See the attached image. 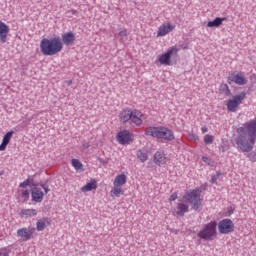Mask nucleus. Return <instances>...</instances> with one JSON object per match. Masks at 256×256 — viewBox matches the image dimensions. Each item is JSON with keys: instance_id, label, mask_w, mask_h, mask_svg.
<instances>
[{"instance_id": "f257e3e1", "label": "nucleus", "mask_w": 256, "mask_h": 256, "mask_svg": "<svg viewBox=\"0 0 256 256\" xmlns=\"http://www.w3.org/2000/svg\"><path fill=\"white\" fill-rule=\"evenodd\" d=\"M234 141L243 153H251L256 143V119H252L236 128Z\"/></svg>"}, {"instance_id": "f03ea898", "label": "nucleus", "mask_w": 256, "mask_h": 256, "mask_svg": "<svg viewBox=\"0 0 256 256\" xmlns=\"http://www.w3.org/2000/svg\"><path fill=\"white\" fill-rule=\"evenodd\" d=\"M40 51L45 57H53L59 55L63 51V41L61 37H53L50 39L43 38L40 41Z\"/></svg>"}, {"instance_id": "7ed1b4c3", "label": "nucleus", "mask_w": 256, "mask_h": 256, "mask_svg": "<svg viewBox=\"0 0 256 256\" xmlns=\"http://www.w3.org/2000/svg\"><path fill=\"white\" fill-rule=\"evenodd\" d=\"M145 135L148 137H155L156 139H163L164 141H173L175 139V134L173 131L167 127H148L145 130Z\"/></svg>"}, {"instance_id": "20e7f679", "label": "nucleus", "mask_w": 256, "mask_h": 256, "mask_svg": "<svg viewBox=\"0 0 256 256\" xmlns=\"http://www.w3.org/2000/svg\"><path fill=\"white\" fill-rule=\"evenodd\" d=\"M197 237L203 241H213L217 237V221H211L203 226Z\"/></svg>"}, {"instance_id": "39448f33", "label": "nucleus", "mask_w": 256, "mask_h": 256, "mask_svg": "<svg viewBox=\"0 0 256 256\" xmlns=\"http://www.w3.org/2000/svg\"><path fill=\"white\" fill-rule=\"evenodd\" d=\"M184 198L186 199L187 203L192 205V209L194 211H199V209L201 208V191H188L185 193Z\"/></svg>"}, {"instance_id": "423d86ee", "label": "nucleus", "mask_w": 256, "mask_h": 256, "mask_svg": "<svg viewBox=\"0 0 256 256\" xmlns=\"http://www.w3.org/2000/svg\"><path fill=\"white\" fill-rule=\"evenodd\" d=\"M246 97H247V93L245 92H241L240 94L232 97V99L228 100L227 111H230V113H235V111L239 109V105L243 103V100Z\"/></svg>"}, {"instance_id": "0eeeda50", "label": "nucleus", "mask_w": 256, "mask_h": 256, "mask_svg": "<svg viewBox=\"0 0 256 256\" xmlns=\"http://www.w3.org/2000/svg\"><path fill=\"white\" fill-rule=\"evenodd\" d=\"M179 55V48L173 46L166 53L158 57L160 65H171V57L177 58Z\"/></svg>"}, {"instance_id": "6e6552de", "label": "nucleus", "mask_w": 256, "mask_h": 256, "mask_svg": "<svg viewBox=\"0 0 256 256\" xmlns=\"http://www.w3.org/2000/svg\"><path fill=\"white\" fill-rule=\"evenodd\" d=\"M218 231L221 235H229L235 231V224L229 218L223 219L218 223Z\"/></svg>"}, {"instance_id": "1a4fd4ad", "label": "nucleus", "mask_w": 256, "mask_h": 256, "mask_svg": "<svg viewBox=\"0 0 256 256\" xmlns=\"http://www.w3.org/2000/svg\"><path fill=\"white\" fill-rule=\"evenodd\" d=\"M228 83L231 85L235 83L236 85H247V77H245V73L234 71L228 76Z\"/></svg>"}, {"instance_id": "9d476101", "label": "nucleus", "mask_w": 256, "mask_h": 256, "mask_svg": "<svg viewBox=\"0 0 256 256\" xmlns=\"http://www.w3.org/2000/svg\"><path fill=\"white\" fill-rule=\"evenodd\" d=\"M33 233H35V228H20L17 230V237L22 239V241H29L31 237H33Z\"/></svg>"}, {"instance_id": "9b49d317", "label": "nucleus", "mask_w": 256, "mask_h": 256, "mask_svg": "<svg viewBox=\"0 0 256 256\" xmlns=\"http://www.w3.org/2000/svg\"><path fill=\"white\" fill-rule=\"evenodd\" d=\"M143 119H145V115L142 114L141 111L134 109L131 111L130 121L137 125L138 127L143 125Z\"/></svg>"}, {"instance_id": "f8f14e48", "label": "nucleus", "mask_w": 256, "mask_h": 256, "mask_svg": "<svg viewBox=\"0 0 256 256\" xmlns=\"http://www.w3.org/2000/svg\"><path fill=\"white\" fill-rule=\"evenodd\" d=\"M175 29V26L170 23H164L158 28L157 37H165L168 33H171Z\"/></svg>"}, {"instance_id": "ddd939ff", "label": "nucleus", "mask_w": 256, "mask_h": 256, "mask_svg": "<svg viewBox=\"0 0 256 256\" xmlns=\"http://www.w3.org/2000/svg\"><path fill=\"white\" fill-rule=\"evenodd\" d=\"M117 141L120 143V145H127V143L131 141V133H129L127 130L118 132Z\"/></svg>"}, {"instance_id": "4468645a", "label": "nucleus", "mask_w": 256, "mask_h": 256, "mask_svg": "<svg viewBox=\"0 0 256 256\" xmlns=\"http://www.w3.org/2000/svg\"><path fill=\"white\" fill-rule=\"evenodd\" d=\"M31 197L32 201L35 203H41L43 201V197H45V194L43 193V190L41 188L34 187L31 190Z\"/></svg>"}, {"instance_id": "2eb2a0df", "label": "nucleus", "mask_w": 256, "mask_h": 256, "mask_svg": "<svg viewBox=\"0 0 256 256\" xmlns=\"http://www.w3.org/2000/svg\"><path fill=\"white\" fill-rule=\"evenodd\" d=\"M7 35H9V26L0 21V41L1 43H7Z\"/></svg>"}, {"instance_id": "dca6fc26", "label": "nucleus", "mask_w": 256, "mask_h": 256, "mask_svg": "<svg viewBox=\"0 0 256 256\" xmlns=\"http://www.w3.org/2000/svg\"><path fill=\"white\" fill-rule=\"evenodd\" d=\"M49 225H51V219H49L47 217L40 218L36 222V229H37V231H45V228L49 227Z\"/></svg>"}, {"instance_id": "f3484780", "label": "nucleus", "mask_w": 256, "mask_h": 256, "mask_svg": "<svg viewBox=\"0 0 256 256\" xmlns=\"http://www.w3.org/2000/svg\"><path fill=\"white\" fill-rule=\"evenodd\" d=\"M61 41H63L62 43H64V45H72L75 43V34L73 32L64 33Z\"/></svg>"}, {"instance_id": "a211bd4d", "label": "nucleus", "mask_w": 256, "mask_h": 256, "mask_svg": "<svg viewBox=\"0 0 256 256\" xmlns=\"http://www.w3.org/2000/svg\"><path fill=\"white\" fill-rule=\"evenodd\" d=\"M154 163L159 165V167H161V165H165V163H167V157H165V153L156 152L154 154Z\"/></svg>"}, {"instance_id": "6ab92c4d", "label": "nucleus", "mask_w": 256, "mask_h": 256, "mask_svg": "<svg viewBox=\"0 0 256 256\" xmlns=\"http://www.w3.org/2000/svg\"><path fill=\"white\" fill-rule=\"evenodd\" d=\"M127 183V176L125 174H119L115 177L113 185L117 187H123Z\"/></svg>"}, {"instance_id": "aec40b11", "label": "nucleus", "mask_w": 256, "mask_h": 256, "mask_svg": "<svg viewBox=\"0 0 256 256\" xmlns=\"http://www.w3.org/2000/svg\"><path fill=\"white\" fill-rule=\"evenodd\" d=\"M133 110L124 109L120 112L119 119L122 123H127V121H131V112Z\"/></svg>"}, {"instance_id": "412c9836", "label": "nucleus", "mask_w": 256, "mask_h": 256, "mask_svg": "<svg viewBox=\"0 0 256 256\" xmlns=\"http://www.w3.org/2000/svg\"><path fill=\"white\" fill-rule=\"evenodd\" d=\"M95 189H97V181L95 179H92L90 182H88L85 186L81 188V191L82 193H87Z\"/></svg>"}, {"instance_id": "4be33fe9", "label": "nucleus", "mask_w": 256, "mask_h": 256, "mask_svg": "<svg viewBox=\"0 0 256 256\" xmlns=\"http://www.w3.org/2000/svg\"><path fill=\"white\" fill-rule=\"evenodd\" d=\"M121 195H125V190H123L122 186H114L110 191L111 197H121Z\"/></svg>"}, {"instance_id": "5701e85b", "label": "nucleus", "mask_w": 256, "mask_h": 256, "mask_svg": "<svg viewBox=\"0 0 256 256\" xmlns=\"http://www.w3.org/2000/svg\"><path fill=\"white\" fill-rule=\"evenodd\" d=\"M223 21H227V18L216 17L213 21L207 23V27H221Z\"/></svg>"}, {"instance_id": "b1692460", "label": "nucleus", "mask_w": 256, "mask_h": 256, "mask_svg": "<svg viewBox=\"0 0 256 256\" xmlns=\"http://www.w3.org/2000/svg\"><path fill=\"white\" fill-rule=\"evenodd\" d=\"M177 214L180 215V217H183V215H185V213H189V205L185 204V203H178L177 205Z\"/></svg>"}, {"instance_id": "393cba45", "label": "nucleus", "mask_w": 256, "mask_h": 256, "mask_svg": "<svg viewBox=\"0 0 256 256\" xmlns=\"http://www.w3.org/2000/svg\"><path fill=\"white\" fill-rule=\"evenodd\" d=\"M37 215V210L35 209H23L20 212V217H25L26 219L29 217H36Z\"/></svg>"}, {"instance_id": "a878e982", "label": "nucleus", "mask_w": 256, "mask_h": 256, "mask_svg": "<svg viewBox=\"0 0 256 256\" xmlns=\"http://www.w3.org/2000/svg\"><path fill=\"white\" fill-rule=\"evenodd\" d=\"M219 91L222 95H225L226 97H231V90L229 89V86L227 84H221L219 86Z\"/></svg>"}, {"instance_id": "bb28decb", "label": "nucleus", "mask_w": 256, "mask_h": 256, "mask_svg": "<svg viewBox=\"0 0 256 256\" xmlns=\"http://www.w3.org/2000/svg\"><path fill=\"white\" fill-rule=\"evenodd\" d=\"M72 167L76 169L77 171H83V163L79 161L78 159H72L71 161Z\"/></svg>"}, {"instance_id": "cd10ccee", "label": "nucleus", "mask_w": 256, "mask_h": 256, "mask_svg": "<svg viewBox=\"0 0 256 256\" xmlns=\"http://www.w3.org/2000/svg\"><path fill=\"white\" fill-rule=\"evenodd\" d=\"M137 157H138V159H140L141 163H145V161H147V159H149L147 152H144L142 150L137 151Z\"/></svg>"}, {"instance_id": "c85d7f7f", "label": "nucleus", "mask_w": 256, "mask_h": 256, "mask_svg": "<svg viewBox=\"0 0 256 256\" xmlns=\"http://www.w3.org/2000/svg\"><path fill=\"white\" fill-rule=\"evenodd\" d=\"M14 133H15V132H13V131L7 132V133L4 135L2 141H3L4 143H7V144L9 145V142L11 141V137H13Z\"/></svg>"}, {"instance_id": "c756f323", "label": "nucleus", "mask_w": 256, "mask_h": 256, "mask_svg": "<svg viewBox=\"0 0 256 256\" xmlns=\"http://www.w3.org/2000/svg\"><path fill=\"white\" fill-rule=\"evenodd\" d=\"M202 161L206 163V165H209L210 167H215V162L207 156H203Z\"/></svg>"}, {"instance_id": "7c9ffc66", "label": "nucleus", "mask_w": 256, "mask_h": 256, "mask_svg": "<svg viewBox=\"0 0 256 256\" xmlns=\"http://www.w3.org/2000/svg\"><path fill=\"white\" fill-rule=\"evenodd\" d=\"M204 143L206 145H211L213 143V135L206 134L204 136Z\"/></svg>"}, {"instance_id": "2f4dec72", "label": "nucleus", "mask_w": 256, "mask_h": 256, "mask_svg": "<svg viewBox=\"0 0 256 256\" xmlns=\"http://www.w3.org/2000/svg\"><path fill=\"white\" fill-rule=\"evenodd\" d=\"M31 181H33V180L28 178L24 182H21L19 184V187H21L22 189H25V187H29V185H31Z\"/></svg>"}, {"instance_id": "473e14b6", "label": "nucleus", "mask_w": 256, "mask_h": 256, "mask_svg": "<svg viewBox=\"0 0 256 256\" xmlns=\"http://www.w3.org/2000/svg\"><path fill=\"white\" fill-rule=\"evenodd\" d=\"M249 161H252V163H255L256 162V153L255 152H250L248 155H247Z\"/></svg>"}, {"instance_id": "72a5a7b5", "label": "nucleus", "mask_w": 256, "mask_h": 256, "mask_svg": "<svg viewBox=\"0 0 256 256\" xmlns=\"http://www.w3.org/2000/svg\"><path fill=\"white\" fill-rule=\"evenodd\" d=\"M119 36L121 37V39H127V29H122L119 31Z\"/></svg>"}, {"instance_id": "f704fd0d", "label": "nucleus", "mask_w": 256, "mask_h": 256, "mask_svg": "<svg viewBox=\"0 0 256 256\" xmlns=\"http://www.w3.org/2000/svg\"><path fill=\"white\" fill-rule=\"evenodd\" d=\"M219 177H221V173H217V175H212L211 177V183L215 184L217 183V179H219Z\"/></svg>"}, {"instance_id": "c9c22d12", "label": "nucleus", "mask_w": 256, "mask_h": 256, "mask_svg": "<svg viewBox=\"0 0 256 256\" xmlns=\"http://www.w3.org/2000/svg\"><path fill=\"white\" fill-rule=\"evenodd\" d=\"M7 142H3V140H2V143H1V145H0V151H5V149H7Z\"/></svg>"}, {"instance_id": "e433bc0d", "label": "nucleus", "mask_w": 256, "mask_h": 256, "mask_svg": "<svg viewBox=\"0 0 256 256\" xmlns=\"http://www.w3.org/2000/svg\"><path fill=\"white\" fill-rule=\"evenodd\" d=\"M22 197H23L24 199H29V190H24V191L22 192Z\"/></svg>"}, {"instance_id": "4c0bfd02", "label": "nucleus", "mask_w": 256, "mask_h": 256, "mask_svg": "<svg viewBox=\"0 0 256 256\" xmlns=\"http://www.w3.org/2000/svg\"><path fill=\"white\" fill-rule=\"evenodd\" d=\"M0 256H9V252L5 249H0Z\"/></svg>"}, {"instance_id": "58836bf2", "label": "nucleus", "mask_w": 256, "mask_h": 256, "mask_svg": "<svg viewBox=\"0 0 256 256\" xmlns=\"http://www.w3.org/2000/svg\"><path fill=\"white\" fill-rule=\"evenodd\" d=\"M177 200V193L174 192L173 194H171L170 198H169V201H175Z\"/></svg>"}, {"instance_id": "ea45409f", "label": "nucleus", "mask_w": 256, "mask_h": 256, "mask_svg": "<svg viewBox=\"0 0 256 256\" xmlns=\"http://www.w3.org/2000/svg\"><path fill=\"white\" fill-rule=\"evenodd\" d=\"M41 187L44 189L45 193H49V186L47 184H41Z\"/></svg>"}, {"instance_id": "a19ab883", "label": "nucleus", "mask_w": 256, "mask_h": 256, "mask_svg": "<svg viewBox=\"0 0 256 256\" xmlns=\"http://www.w3.org/2000/svg\"><path fill=\"white\" fill-rule=\"evenodd\" d=\"M89 147H91V144H89V142H86L81 146V149H89Z\"/></svg>"}, {"instance_id": "79ce46f5", "label": "nucleus", "mask_w": 256, "mask_h": 256, "mask_svg": "<svg viewBox=\"0 0 256 256\" xmlns=\"http://www.w3.org/2000/svg\"><path fill=\"white\" fill-rule=\"evenodd\" d=\"M68 13H71V15H77V10H69Z\"/></svg>"}, {"instance_id": "37998d69", "label": "nucleus", "mask_w": 256, "mask_h": 256, "mask_svg": "<svg viewBox=\"0 0 256 256\" xmlns=\"http://www.w3.org/2000/svg\"><path fill=\"white\" fill-rule=\"evenodd\" d=\"M201 131H202V133H207V131H209V128H207V127H202V128H201Z\"/></svg>"}, {"instance_id": "c03bdc74", "label": "nucleus", "mask_w": 256, "mask_h": 256, "mask_svg": "<svg viewBox=\"0 0 256 256\" xmlns=\"http://www.w3.org/2000/svg\"><path fill=\"white\" fill-rule=\"evenodd\" d=\"M98 160L100 161V163H103V160L101 158H98Z\"/></svg>"}, {"instance_id": "a18cd8bd", "label": "nucleus", "mask_w": 256, "mask_h": 256, "mask_svg": "<svg viewBox=\"0 0 256 256\" xmlns=\"http://www.w3.org/2000/svg\"><path fill=\"white\" fill-rule=\"evenodd\" d=\"M71 83H73L71 80H70V81H68V85H71Z\"/></svg>"}]
</instances>
